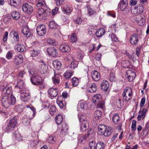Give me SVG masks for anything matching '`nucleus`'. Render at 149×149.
I'll use <instances>...</instances> for the list:
<instances>
[{
	"label": "nucleus",
	"instance_id": "nucleus-2",
	"mask_svg": "<svg viewBox=\"0 0 149 149\" xmlns=\"http://www.w3.org/2000/svg\"><path fill=\"white\" fill-rule=\"evenodd\" d=\"M78 117L80 121V131L82 132H84L88 128V123L85 120V116L79 114Z\"/></svg>",
	"mask_w": 149,
	"mask_h": 149
},
{
	"label": "nucleus",
	"instance_id": "nucleus-52",
	"mask_svg": "<svg viewBox=\"0 0 149 149\" xmlns=\"http://www.w3.org/2000/svg\"><path fill=\"white\" fill-rule=\"evenodd\" d=\"M57 25L54 21H52L50 22L49 26L51 29L56 28L57 27Z\"/></svg>",
	"mask_w": 149,
	"mask_h": 149
},
{
	"label": "nucleus",
	"instance_id": "nucleus-15",
	"mask_svg": "<svg viewBox=\"0 0 149 149\" xmlns=\"http://www.w3.org/2000/svg\"><path fill=\"white\" fill-rule=\"evenodd\" d=\"M23 57L21 54L16 55L13 58V62L16 65H19L23 62Z\"/></svg>",
	"mask_w": 149,
	"mask_h": 149
},
{
	"label": "nucleus",
	"instance_id": "nucleus-13",
	"mask_svg": "<svg viewBox=\"0 0 149 149\" xmlns=\"http://www.w3.org/2000/svg\"><path fill=\"white\" fill-rule=\"evenodd\" d=\"M61 77V74L59 73L54 72V75L52 77L53 82L54 85H58L60 81Z\"/></svg>",
	"mask_w": 149,
	"mask_h": 149
},
{
	"label": "nucleus",
	"instance_id": "nucleus-14",
	"mask_svg": "<svg viewBox=\"0 0 149 149\" xmlns=\"http://www.w3.org/2000/svg\"><path fill=\"white\" fill-rule=\"evenodd\" d=\"M138 36L136 34H133L130 38V42L132 45H136L139 41Z\"/></svg>",
	"mask_w": 149,
	"mask_h": 149
},
{
	"label": "nucleus",
	"instance_id": "nucleus-49",
	"mask_svg": "<svg viewBox=\"0 0 149 149\" xmlns=\"http://www.w3.org/2000/svg\"><path fill=\"white\" fill-rule=\"evenodd\" d=\"M95 134V132L93 130H91L88 132L87 137L89 139H91L94 137Z\"/></svg>",
	"mask_w": 149,
	"mask_h": 149
},
{
	"label": "nucleus",
	"instance_id": "nucleus-18",
	"mask_svg": "<svg viewBox=\"0 0 149 149\" xmlns=\"http://www.w3.org/2000/svg\"><path fill=\"white\" fill-rule=\"evenodd\" d=\"M48 93L51 97H55L58 94V90L56 88H51L49 90Z\"/></svg>",
	"mask_w": 149,
	"mask_h": 149
},
{
	"label": "nucleus",
	"instance_id": "nucleus-61",
	"mask_svg": "<svg viewBox=\"0 0 149 149\" xmlns=\"http://www.w3.org/2000/svg\"><path fill=\"white\" fill-rule=\"evenodd\" d=\"M70 40L72 42H74L76 41L77 38L75 33H73L72 34L70 38Z\"/></svg>",
	"mask_w": 149,
	"mask_h": 149
},
{
	"label": "nucleus",
	"instance_id": "nucleus-11",
	"mask_svg": "<svg viewBox=\"0 0 149 149\" xmlns=\"http://www.w3.org/2000/svg\"><path fill=\"white\" fill-rule=\"evenodd\" d=\"M126 77L130 81H132L136 77V73L131 70L126 71Z\"/></svg>",
	"mask_w": 149,
	"mask_h": 149
},
{
	"label": "nucleus",
	"instance_id": "nucleus-17",
	"mask_svg": "<svg viewBox=\"0 0 149 149\" xmlns=\"http://www.w3.org/2000/svg\"><path fill=\"white\" fill-rule=\"evenodd\" d=\"M60 50L63 52H68L71 50L70 47L67 44H63L60 45Z\"/></svg>",
	"mask_w": 149,
	"mask_h": 149
},
{
	"label": "nucleus",
	"instance_id": "nucleus-7",
	"mask_svg": "<svg viewBox=\"0 0 149 149\" xmlns=\"http://www.w3.org/2000/svg\"><path fill=\"white\" fill-rule=\"evenodd\" d=\"M17 123L16 120L15 118H11L6 129V130L8 132H10L14 130Z\"/></svg>",
	"mask_w": 149,
	"mask_h": 149
},
{
	"label": "nucleus",
	"instance_id": "nucleus-35",
	"mask_svg": "<svg viewBox=\"0 0 149 149\" xmlns=\"http://www.w3.org/2000/svg\"><path fill=\"white\" fill-rule=\"evenodd\" d=\"M78 63V61L73 60L68 66V67L70 68L71 69L73 70L77 67Z\"/></svg>",
	"mask_w": 149,
	"mask_h": 149
},
{
	"label": "nucleus",
	"instance_id": "nucleus-36",
	"mask_svg": "<svg viewBox=\"0 0 149 149\" xmlns=\"http://www.w3.org/2000/svg\"><path fill=\"white\" fill-rule=\"evenodd\" d=\"M13 136L17 141H19L22 140V137L18 131H16L13 133Z\"/></svg>",
	"mask_w": 149,
	"mask_h": 149
},
{
	"label": "nucleus",
	"instance_id": "nucleus-60",
	"mask_svg": "<svg viewBox=\"0 0 149 149\" xmlns=\"http://www.w3.org/2000/svg\"><path fill=\"white\" fill-rule=\"evenodd\" d=\"M96 145L95 142L94 141H91L89 143V146L91 149H95Z\"/></svg>",
	"mask_w": 149,
	"mask_h": 149
},
{
	"label": "nucleus",
	"instance_id": "nucleus-32",
	"mask_svg": "<svg viewBox=\"0 0 149 149\" xmlns=\"http://www.w3.org/2000/svg\"><path fill=\"white\" fill-rule=\"evenodd\" d=\"M138 19L136 20V22L137 23H138V25L141 26L144 24V19L142 15H139L136 17V19Z\"/></svg>",
	"mask_w": 149,
	"mask_h": 149
},
{
	"label": "nucleus",
	"instance_id": "nucleus-23",
	"mask_svg": "<svg viewBox=\"0 0 149 149\" xmlns=\"http://www.w3.org/2000/svg\"><path fill=\"white\" fill-rule=\"evenodd\" d=\"M62 11L65 14L69 13L72 11V9L69 5H65L62 8Z\"/></svg>",
	"mask_w": 149,
	"mask_h": 149
},
{
	"label": "nucleus",
	"instance_id": "nucleus-29",
	"mask_svg": "<svg viewBox=\"0 0 149 149\" xmlns=\"http://www.w3.org/2000/svg\"><path fill=\"white\" fill-rule=\"evenodd\" d=\"M2 90L6 93L5 95L10 96V94L11 92V88L10 87L5 86L4 88H2Z\"/></svg>",
	"mask_w": 149,
	"mask_h": 149
},
{
	"label": "nucleus",
	"instance_id": "nucleus-62",
	"mask_svg": "<svg viewBox=\"0 0 149 149\" xmlns=\"http://www.w3.org/2000/svg\"><path fill=\"white\" fill-rule=\"evenodd\" d=\"M87 138V136H82L79 138V141L82 143H84Z\"/></svg>",
	"mask_w": 149,
	"mask_h": 149
},
{
	"label": "nucleus",
	"instance_id": "nucleus-41",
	"mask_svg": "<svg viewBox=\"0 0 149 149\" xmlns=\"http://www.w3.org/2000/svg\"><path fill=\"white\" fill-rule=\"evenodd\" d=\"M119 5L120 6L121 10L123 11L126 8L127 3L123 1H121L119 4Z\"/></svg>",
	"mask_w": 149,
	"mask_h": 149
},
{
	"label": "nucleus",
	"instance_id": "nucleus-45",
	"mask_svg": "<svg viewBox=\"0 0 149 149\" xmlns=\"http://www.w3.org/2000/svg\"><path fill=\"white\" fill-rule=\"evenodd\" d=\"M73 74V72L72 71H67L64 74V76L66 79H68L72 77Z\"/></svg>",
	"mask_w": 149,
	"mask_h": 149
},
{
	"label": "nucleus",
	"instance_id": "nucleus-37",
	"mask_svg": "<svg viewBox=\"0 0 149 149\" xmlns=\"http://www.w3.org/2000/svg\"><path fill=\"white\" fill-rule=\"evenodd\" d=\"M20 0H10V3L11 6H16L20 4Z\"/></svg>",
	"mask_w": 149,
	"mask_h": 149
},
{
	"label": "nucleus",
	"instance_id": "nucleus-30",
	"mask_svg": "<svg viewBox=\"0 0 149 149\" xmlns=\"http://www.w3.org/2000/svg\"><path fill=\"white\" fill-rule=\"evenodd\" d=\"M55 120L56 123L58 125H60L63 121V117L60 114L56 116Z\"/></svg>",
	"mask_w": 149,
	"mask_h": 149
},
{
	"label": "nucleus",
	"instance_id": "nucleus-26",
	"mask_svg": "<svg viewBox=\"0 0 149 149\" xmlns=\"http://www.w3.org/2000/svg\"><path fill=\"white\" fill-rule=\"evenodd\" d=\"M53 65L55 68L57 70L61 68V63L60 61L57 60L54 61L53 62Z\"/></svg>",
	"mask_w": 149,
	"mask_h": 149
},
{
	"label": "nucleus",
	"instance_id": "nucleus-31",
	"mask_svg": "<svg viewBox=\"0 0 149 149\" xmlns=\"http://www.w3.org/2000/svg\"><path fill=\"white\" fill-rule=\"evenodd\" d=\"M105 33V29L103 28H100L97 31L96 35L97 37H101Z\"/></svg>",
	"mask_w": 149,
	"mask_h": 149
},
{
	"label": "nucleus",
	"instance_id": "nucleus-25",
	"mask_svg": "<svg viewBox=\"0 0 149 149\" xmlns=\"http://www.w3.org/2000/svg\"><path fill=\"white\" fill-rule=\"evenodd\" d=\"M15 49L18 52L22 53L24 51L25 48L24 46L22 45L17 44L15 46Z\"/></svg>",
	"mask_w": 149,
	"mask_h": 149
},
{
	"label": "nucleus",
	"instance_id": "nucleus-59",
	"mask_svg": "<svg viewBox=\"0 0 149 149\" xmlns=\"http://www.w3.org/2000/svg\"><path fill=\"white\" fill-rule=\"evenodd\" d=\"M40 51L36 49H33L31 51V55L33 57H35L38 55Z\"/></svg>",
	"mask_w": 149,
	"mask_h": 149
},
{
	"label": "nucleus",
	"instance_id": "nucleus-57",
	"mask_svg": "<svg viewBox=\"0 0 149 149\" xmlns=\"http://www.w3.org/2000/svg\"><path fill=\"white\" fill-rule=\"evenodd\" d=\"M24 81H23L21 80L18 82L17 85L16 86V87H18L19 88H21L24 87Z\"/></svg>",
	"mask_w": 149,
	"mask_h": 149
},
{
	"label": "nucleus",
	"instance_id": "nucleus-39",
	"mask_svg": "<svg viewBox=\"0 0 149 149\" xmlns=\"http://www.w3.org/2000/svg\"><path fill=\"white\" fill-rule=\"evenodd\" d=\"M87 14L89 16H91L96 13V12L90 6H87Z\"/></svg>",
	"mask_w": 149,
	"mask_h": 149
},
{
	"label": "nucleus",
	"instance_id": "nucleus-24",
	"mask_svg": "<svg viewBox=\"0 0 149 149\" xmlns=\"http://www.w3.org/2000/svg\"><path fill=\"white\" fill-rule=\"evenodd\" d=\"M21 99L24 102L28 100L30 98V95L28 93L23 92L21 94Z\"/></svg>",
	"mask_w": 149,
	"mask_h": 149
},
{
	"label": "nucleus",
	"instance_id": "nucleus-54",
	"mask_svg": "<svg viewBox=\"0 0 149 149\" xmlns=\"http://www.w3.org/2000/svg\"><path fill=\"white\" fill-rule=\"evenodd\" d=\"M31 110V115H32L31 117L29 116L28 117V118H29L32 119L34 118L35 116V114L36 113V109L33 107H31L30 108Z\"/></svg>",
	"mask_w": 149,
	"mask_h": 149
},
{
	"label": "nucleus",
	"instance_id": "nucleus-21",
	"mask_svg": "<svg viewBox=\"0 0 149 149\" xmlns=\"http://www.w3.org/2000/svg\"><path fill=\"white\" fill-rule=\"evenodd\" d=\"M91 76L92 79L95 81H98L100 79V74L97 71H93L91 73Z\"/></svg>",
	"mask_w": 149,
	"mask_h": 149
},
{
	"label": "nucleus",
	"instance_id": "nucleus-51",
	"mask_svg": "<svg viewBox=\"0 0 149 149\" xmlns=\"http://www.w3.org/2000/svg\"><path fill=\"white\" fill-rule=\"evenodd\" d=\"M72 84L74 86H76L79 84V79L75 77H74L72 79Z\"/></svg>",
	"mask_w": 149,
	"mask_h": 149
},
{
	"label": "nucleus",
	"instance_id": "nucleus-55",
	"mask_svg": "<svg viewBox=\"0 0 149 149\" xmlns=\"http://www.w3.org/2000/svg\"><path fill=\"white\" fill-rule=\"evenodd\" d=\"M56 137H53L52 136H49L47 139V141L49 143H54L55 142Z\"/></svg>",
	"mask_w": 149,
	"mask_h": 149
},
{
	"label": "nucleus",
	"instance_id": "nucleus-56",
	"mask_svg": "<svg viewBox=\"0 0 149 149\" xmlns=\"http://www.w3.org/2000/svg\"><path fill=\"white\" fill-rule=\"evenodd\" d=\"M129 65L130 62L128 60H123L122 62V66L124 68H127Z\"/></svg>",
	"mask_w": 149,
	"mask_h": 149
},
{
	"label": "nucleus",
	"instance_id": "nucleus-34",
	"mask_svg": "<svg viewBox=\"0 0 149 149\" xmlns=\"http://www.w3.org/2000/svg\"><path fill=\"white\" fill-rule=\"evenodd\" d=\"M37 6L39 7L41 6V8H43L47 7L45 0H39L37 4Z\"/></svg>",
	"mask_w": 149,
	"mask_h": 149
},
{
	"label": "nucleus",
	"instance_id": "nucleus-38",
	"mask_svg": "<svg viewBox=\"0 0 149 149\" xmlns=\"http://www.w3.org/2000/svg\"><path fill=\"white\" fill-rule=\"evenodd\" d=\"M13 18L15 20H17L19 19L20 17L19 13L17 11H14L11 14Z\"/></svg>",
	"mask_w": 149,
	"mask_h": 149
},
{
	"label": "nucleus",
	"instance_id": "nucleus-47",
	"mask_svg": "<svg viewBox=\"0 0 149 149\" xmlns=\"http://www.w3.org/2000/svg\"><path fill=\"white\" fill-rule=\"evenodd\" d=\"M56 108L54 106L51 105L49 106V111L51 115H53L54 114L56 111Z\"/></svg>",
	"mask_w": 149,
	"mask_h": 149
},
{
	"label": "nucleus",
	"instance_id": "nucleus-16",
	"mask_svg": "<svg viewBox=\"0 0 149 149\" xmlns=\"http://www.w3.org/2000/svg\"><path fill=\"white\" fill-rule=\"evenodd\" d=\"M47 52L49 55L53 57L56 56L58 55L57 51L54 47H51L48 48Z\"/></svg>",
	"mask_w": 149,
	"mask_h": 149
},
{
	"label": "nucleus",
	"instance_id": "nucleus-3",
	"mask_svg": "<svg viewBox=\"0 0 149 149\" xmlns=\"http://www.w3.org/2000/svg\"><path fill=\"white\" fill-rule=\"evenodd\" d=\"M132 90L129 87H127L124 89L122 94V96L123 100L128 102L132 98Z\"/></svg>",
	"mask_w": 149,
	"mask_h": 149
},
{
	"label": "nucleus",
	"instance_id": "nucleus-9",
	"mask_svg": "<svg viewBox=\"0 0 149 149\" xmlns=\"http://www.w3.org/2000/svg\"><path fill=\"white\" fill-rule=\"evenodd\" d=\"M143 7L141 5H139L131 9L132 13L134 15L140 14L143 10Z\"/></svg>",
	"mask_w": 149,
	"mask_h": 149
},
{
	"label": "nucleus",
	"instance_id": "nucleus-46",
	"mask_svg": "<svg viewBox=\"0 0 149 149\" xmlns=\"http://www.w3.org/2000/svg\"><path fill=\"white\" fill-rule=\"evenodd\" d=\"M61 130L64 132H66L67 131L68 127V125L65 123L62 124L61 126Z\"/></svg>",
	"mask_w": 149,
	"mask_h": 149
},
{
	"label": "nucleus",
	"instance_id": "nucleus-12",
	"mask_svg": "<svg viewBox=\"0 0 149 149\" xmlns=\"http://www.w3.org/2000/svg\"><path fill=\"white\" fill-rule=\"evenodd\" d=\"M23 11L27 13H30L32 12L33 10V8L27 3H25L22 6Z\"/></svg>",
	"mask_w": 149,
	"mask_h": 149
},
{
	"label": "nucleus",
	"instance_id": "nucleus-20",
	"mask_svg": "<svg viewBox=\"0 0 149 149\" xmlns=\"http://www.w3.org/2000/svg\"><path fill=\"white\" fill-rule=\"evenodd\" d=\"M101 86L102 90L107 91L109 87V83L107 81L104 80L102 82Z\"/></svg>",
	"mask_w": 149,
	"mask_h": 149
},
{
	"label": "nucleus",
	"instance_id": "nucleus-27",
	"mask_svg": "<svg viewBox=\"0 0 149 149\" xmlns=\"http://www.w3.org/2000/svg\"><path fill=\"white\" fill-rule=\"evenodd\" d=\"M10 36L11 37L13 36V38L16 41H18L19 40V36L17 32L15 31H12L10 33Z\"/></svg>",
	"mask_w": 149,
	"mask_h": 149
},
{
	"label": "nucleus",
	"instance_id": "nucleus-42",
	"mask_svg": "<svg viewBox=\"0 0 149 149\" xmlns=\"http://www.w3.org/2000/svg\"><path fill=\"white\" fill-rule=\"evenodd\" d=\"M112 120L113 123L115 124H117L119 121V117L118 115L116 113L112 117Z\"/></svg>",
	"mask_w": 149,
	"mask_h": 149
},
{
	"label": "nucleus",
	"instance_id": "nucleus-1",
	"mask_svg": "<svg viewBox=\"0 0 149 149\" xmlns=\"http://www.w3.org/2000/svg\"><path fill=\"white\" fill-rule=\"evenodd\" d=\"M11 96L5 95L2 98L1 100L2 105L6 108H8L11 105H14L16 102L15 97L10 95Z\"/></svg>",
	"mask_w": 149,
	"mask_h": 149
},
{
	"label": "nucleus",
	"instance_id": "nucleus-40",
	"mask_svg": "<svg viewBox=\"0 0 149 149\" xmlns=\"http://www.w3.org/2000/svg\"><path fill=\"white\" fill-rule=\"evenodd\" d=\"M105 130L104 132V134L103 135H104L105 136H108L111 135V127H106Z\"/></svg>",
	"mask_w": 149,
	"mask_h": 149
},
{
	"label": "nucleus",
	"instance_id": "nucleus-43",
	"mask_svg": "<svg viewBox=\"0 0 149 149\" xmlns=\"http://www.w3.org/2000/svg\"><path fill=\"white\" fill-rule=\"evenodd\" d=\"M109 37L111 38V40L112 41L115 42H118L119 40L116 36L113 33H111L109 34Z\"/></svg>",
	"mask_w": 149,
	"mask_h": 149
},
{
	"label": "nucleus",
	"instance_id": "nucleus-22",
	"mask_svg": "<svg viewBox=\"0 0 149 149\" xmlns=\"http://www.w3.org/2000/svg\"><path fill=\"white\" fill-rule=\"evenodd\" d=\"M106 127L104 125H99L98 126V134L101 135L104 134V132L106 130Z\"/></svg>",
	"mask_w": 149,
	"mask_h": 149
},
{
	"label": "nucleus",
	"instance_id": "nucleus-53",
	"mask_svg": "<svg viewBox=\"0 0 149 149\" xmlns=\"http://www.w3.org/2000/svg\"><path fill=\"white\" fill-rule=\"evenodd\" d=\"M13 56V52L11 51H8L6 54V58L8 60H10L12 58Z\"/></svg>",
	"mask_w": 149,
	"mask_h": 149
},
{
	"label": "nucleus",
	"instance_id": "nucleus-33",
	"mask_svg": "<svg viewBox=\"0 0 149 149\" xmlns=\"http://www.w3.org/2000/svg\"><path fill=\"white\" fill-rule=\"evenodd\" d=\"M105 147L104 143L102 141H98L96 145L95 149H104Z\"/></svg>",
	"mask_w": 149,
	"mask_h": 149
},
{
	"label": "nucleus",
	"instance_id": "nucleus-8",
	"mask_svg": "<svg viewBox=\"0 0 149 149\" xmlns=\"http://www.w3.org/2000/svg\"><path fill=\"white\" fill-rule=\"evenodd\" d=\"M36 31L37 33L39 36H43L45 34L47 30L45 25L42 24L38 26L36 28Z\"/></svg>",
	"mask_w": 149,
	"mask_h": 149
},
{
	"label": "nucleus",
	"instance_id": "nucleus-28",
	"mask_svg": "<svg viewBox=\"0 0 149 149\" xmlns=\"http://www.w3.org/2000/svg\"><path fill=\"white\" fill-rule=\"evenodd\" d=\"M92 100L95 103H97L102 100L101 95L100 94H96L92 97Z\"/></svg>",
	"mask_w": 149,
	"mask_h": 149
},
{
	"label": "nucleus",
	"instance_id": "nucleus-6",
	"mask_svg": "<svg viewBox=\"0 0 149 149\" xmlns=\"http://www.w3.org/2000/svg\"><path fill=\"white\" fill-rule=\"evenodd\" d=\"M50 13V10L47 7L40 8L37 14V17L39 18H42L46 15H48Z\"/></svg>",
	"mask_w": 149,
	"mask_h": 149
},
{
	"label": "nucleus",
	"instance_id": "nucleus-48",
	"mask_svg": "<svg viewBox=\"0 0 149 149\" xmlns=\"http://www.w3.org/2000/svg\"><path fill=\"white\" fill-rule=\"evenodd\" d=\"M96 84L95 83H93L91 86L90 89L89 91L91 93H93L95 92L96 90Z\"/></svg>",
	"mask_w": 149,
	"mask_h": 149
},
{
	"label": "nucleus",
	"instance_id": "nucleus-19",
	"mask_svg": "<svg viewBox=\"0 0 149 149\" xmlns=\"http://www.w3.org/2000/svg\"><path fill=\"white\" fill-rule=\"evenodd\" d=\"M22 33L26 37H29L31 35L30 29L27 26H24L21 29Z\"/></svg>",
	"mask_w": 149,
	"mask_h": 149
},
{
	"label": "nucleus",
	"instance_id": "nucleus-50",
	"mask_svg": "<svg viewBox=\"0 0 149 149\" xmlns=\"http://www.w3.org/2000/svg\"><path fill=\"white\" fill-rule=\"evenodd\" d=\"M114 100H115V103L113 102V100H111V102L113 105L118 107L120 103L121 100L120 99H117L116 98H114Z\"/></svg>",
	"mask_w": 149,
	"mask_h": 149
},
{
	"label": "nucleus",
	"instance_id": "nucleus-5",
	"mask_svg": "<svg viewBox=\"0 0 149 149\" xmlns=\"http://www.w3.org/2000/svg\"><path fill=\"white\" fill-rule=\"evenodd\" d=\"M39 66L38 70L41 74H45L47 73L48 68L45 63L42 60H40L38 61Z\"/></svg>",
	"mask_w": 149,
	"mask_h": 149
},
{
	"label": "nucleus",
	"instance_id": "nucleus-44",
	"mask_svg": "<svg viewBox=\"0 0 149 149\" xmlns=\"http://www.w3.org/2000/svg\"><path fill=\"white\" fill-rule=\"evenodd\" d=\"M102 112L99 110L96 111L94 114L95 118L96 119H100L101 118Z\"/></svg>",
	"mask_w": 149,
	"mask_h": 149
},
{
	"label": "nucleus",
	"instance_id": "nucleus-58",
	"mask_svg": "<svg viewBox=\"0 0 149 149\" xmlns=\"http://www.w3.org/2000/svg\"><path fill=\"white\" fill-rule=\"evenodd\" d=\"M95 104H97V107L102 109H103L104 107V103L102 100Z\"/></svg>",
	"mask_w": 149,
	"mask_h": 149
},
{
	"label": "nucleus",
	"instance_id": "nucleus-63",
	"mask_svg": "<svg viewBox=\"0 0 149 149\" xmlns=\"http://www.w3.org/2000/svg\"><path fill=\"white\" fill-rule=\"evenodd\" d=\"M47 42L49 45H54L56 44L55 43V41L54 40L50 38L48 39L47 40Z\"/></svg>",
	"mask_w": 149,
	"mask_h": 149
},
{
	"label": "nucleus",
	"instance_id": "nucleus-4",
	"mask_svg": "<svg viewBox=\"0 0 149 149\" xmlns=\"http://www.w3.org/2000/svg\"><path fill=\"white\" fill-rule=\"evenodd\" d=\"M31 81L32 83L36 85H42L41 88H44V86L43 84V82L41 77L38 75H35L31 79Z\"/></svg>",
	"mask_w": 149,
	"mask_h": 149
},
{
	"label": "nucleus",
	"instance_id": "nucleus-64",
	"mask_svg": "<svg viewBox=\"0 0 149 149\" xmlns=\"http://www.w3.org/2000/svg\"><path fill=\"white\" fill-rule=\"evenodd\" d=\"M109 78L111 81H113L115 80V74L111 72L109 75Z\"/></svg>",
	"mask_w": 149,
	"mask_h": 149
},
{
	"label": "nucleus",
	"instance_id": "nucleus-10",
	"mask_svg": "<svg viewBox=\"0 0 149 149\" xmlns=\"http://www.w3.org/2000/svg\"><path fill=\"white\" fill-rule=\"evenodd\" d=\"M88 104L87 102L83 100H81L79 101L77 105V111L86 110L88 108Z\"/></svg>",
	"mask_w": 149,
	"mask_h": 149
}]
</instances>
